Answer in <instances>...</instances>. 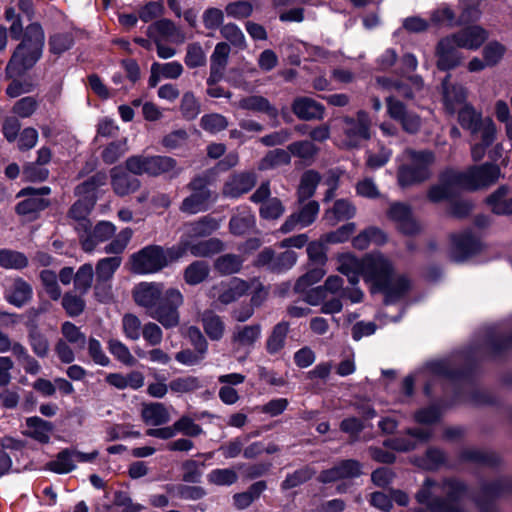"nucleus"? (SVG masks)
Segmentation results:
<instances>
[{"instance_id": "obj_1", "label": "nucleus", "mask_w": 512, "mask_h": 512, "mask_svg": "<svg viewBox=\"0 0 512 512\" xmlns=\"http://www.w3.org/2000/svg\"><path fill=\"white\" fill-rule=\"evenodd\" d=\"M137 305L144 307L148 315L164 328L176 327L180 322L179 307L184 303L182 293L176 288L164 291V285L158 282H143L133 291Z\"/></svg>"}, {"instance_id": "obj_2", "label": "nucleus", "mask_w": 512, "mask_h": 512, "mask_svg": "<svg viewBox=\"0 0 512 512\" xmlns=\"http://www.w3.org/2000/svg\"><path fill=\"white\" fill-rule=\"evenodd\" d=\"M500 177V169L493 164L470 167L465 172L445 170L439 182L428 191L432 202H441L453 197L460 189L475 190L495 183Z\"/></svg>"}, {"instance_id": "obj_3", "label": "nucleus", "mask_w": 512, "mask_h": 512, "mask_svg": "<svg viewBox=\"0 0 512 512\" xmlns=\"http://www.w3.org/2000/svg\"><path fill=\"white\" fill-rule=\"evenodd\" d=\"M368 273L372 276L373 291L383 293L386 304L400 300L411 288L408 277L395 273L392 263L383 254L381 258L369 259Z\"/></svg>"}, {"instance_id": "obj_4", "label": "nucleus", "mask_w": 512, "mask_h": 512, "mask_svg": "<svg viewBox=\"0 0 512 512\" xmlns=\"http://www.w3.org/2000/svg\"><path fill=\"white\" fill-rule=\"evenodd\" d=\"M45 36L40 24L31 23L26 27L22 41L18 44L7 64L9 77L22 75L32 68L40 59L44 47Z\"/></svg>"}, {"instance_id": "obj_5", "label": "nucleus", "mask_w": 512, "mask_h": 512, "mask_svg": "<svg viewBox=\"0 0 512 512\" xmlns=\"http://www.w3.org/2000/svg\"><path fill=\"white\" fill-rule=\"evenodd\" d=\"M465 486L458 481H448L443 486L426 479L416 493L418 503L425 504L430 512H462L451 501L460 497Z\"/></svg>"}, {"instance_id": "obj_6", "label": "nucleus", "mask_w": 512, "mask_h": 512, "mask_svg": "<svg viewBox=\"0 0 512 512\" xmlns=\"http://www.w3.org/2000/svg\"><path fill=\"white\" fill-rule=\"evenodd\" d=\"M402 157L404 163L400 165L397 173L401 187L417 185L431 177L430 167L435 162V154L432 151L407 148Z\"/></svg>"}, {"instance_id": "obj_7", "label": "nucleus", "mask_w": 512, "mask_h": 512, "mask_svg": "<svg viewBox=\"0 0 512 512\" xmlns=\"http://www.w3.org/2000/svg\"><path fill=\"white\" fill-rule=\"evenodd\" d=\"M185 255V247L164 250L158 245H148L130 256L131 271L136 274L156 273L170 262Z\"/></svg>"}, {"instance_id": "obj_8", "label": "nucleus", "mask_w": 512, "mask_h": 512, "mask_svg": "<svg viewBox=\"0 0 512 512\" xmlns=\"http://www.w3.org/2000/svg\"><path fill=\"white\" fill-rule=\"evenodd\" d=\"M215 176V169H208L191 179L187 184L191 194L181 202L179 207L181 212L192 215L209 209L217 199V194L209 189V185L215 181Z\"/></svg>"}, {"instance_id": "obj_9", "label": "nucleus", "mask_w": 512, "mask_h": 512, "mask_svg": "<svg viewBox=\"0 0 512 512\" xmlns=\"http://www.w3.org/2000/svg\"><path fill=\"white\" fill-rule=\"evenodd\" d=\"M372 122L364 110L357 111L355 117L343 116L341 118L342 143L347 148H356L361 141L371 138Z\"/></svg>"}, {"instance_id": "obj_10", "label": "nucleus", "mask_w": 512, "mask_h": 512, "mask_svg": "<svg viewBox=\"0 0 512 512\" xmlns=\"http://www.w3.org/2000/svg\"><path fill=\"white\" fill-rule=\"evenodd\" d=\"M382 254L372 253L363 259H358L351 253L340 254L337 257V271L345 275L350 285L355 286L359 282V276L363 275L367 282L372 276L368 273V261L371 258H381Z\"/></svg>"}, {"instance_id": "obj_11", "label": "nucleus", "mask_w": 512, "mask_h": 512, "mask_svg": "<svg viewBox=\"0 0 512 512\" xmlns=\"http://www.w3.org/2000/svg\"><path fill=\"white\" fill-rule=\"evenodd\" d=\"M257 183L255 171H237L231 173L224 181L221 194L224 198L237 199L250 192Z\"/></svg>"}, {"instance_id": "obj_12", "label": "nucleus", "mask_w": 512, "mask_h": 512, "mask_svg": "<svg viewBox=\"0 0 512 512\" xmlns=\"http://www.w3.org/2000/svg\"><path fill=\"white\" fill-rule=\"evenodd\" d=\"M248 289L249 285L246 281L239 278H233L230 281H222L213 285L210 288L208 295L214 300V302L222 305H228L244 296L248 292Z\"/></svg>"}, {"instance_id": "obj_13", "label": "nucleus", "mask_w": 512, "mask_h": 512, "mask_svg": "<svg viewBox=\"0 0 512 512\" xmlns=\"http://www.w3.org/2000/svg\"><path fill=\"white\" fill-rule=\"evenodd\" d=\"M387 114L393 120L399 122L404 131L414 134L421 127V118L414 112L409 111L405 104L395 98L388 96L385 99Z\"/></svg>"}, {"instance_id": "obj_14", "label": "nucleus", "mask_w": 512, "mask_h": 512, "mask_svg": "<svg viewBox=\"0 0 512 512\" xmlns=\"http://www.w3.org/2000/svg\"><path fill=\"white\" fill-rule=\"evenodd\" d=\"M387 215L403 234L415 235L422 229L421 224L416 220L410 206L407 204L400 202L392 203L387 211Z\"/></svg>"}, {"instance_id": "obj_15", "label": "nucleus", "mask_w": 512, "mask_h": 512, "mask_svg": "<svg viewBox=\"0 0 512 512\" xmlns=\"http://www.w3.org/2000/svg\"><path fill=\"white\" fill-rule=\"evenodd\" d=\"M442 96L445 110L449 114H455L458 109L467 103V90L464 86L451 82L450 74L442 81Z\"/></svg>"}, {"instance_id": "obj_16", "label": "nucleus", "mask_w": 512, "mask_h": 512, "mask_svg": "<svg viewBox=\"0 0 512 512\" xmlns=\"http://www.w3.org/2000/svg\"><path fill=\"white\" fill-rule=\"evenodd\" d=\"M459 48L451 35L442 38L436 47L437 67L446 71L458 66L462 59Z\"/></svg>"}, {"instance_id": "obj_17", "label": "nucleus", "mask_w": 512, "mask_h": 512, "mask_svg": "<svg viewBox=\"0 0 512 512\" xmlns=\"http://www.w3.org/2000/svg\"><path fill=\"white\" fill-rule=\"evenodd\" d=\"M146 34L153 41H170L177 44L185 41L184 32L169 19L153 22L147 27Z\"/></svg>"}, {"instance_id": "obj_18", "label": "nucleus", "mask_w": 512, "mask_h": 512, "mask_svg": "<svg viewBox=\"0 0 512 512\" xmlns=\"http://www.w3.org/2000/svg\"><path fill=\"white\" fill-rule=\"evenodd\" d=\"M451 258L456 262L466 260L480 250L479 241L469 231L455 234L451 238Z\"/></svg>"}, {"instance_id": "obj_19", "label": "nucleus", "mask_w": 512, "mask_h": 512, "mask_svg": "<svg viewBox=\"0 0 512 512\" xmlns=\"http://www.w3.org/2000/svg\"><path fill=\"white\" fill-rule=\"evenodd\" d=\"M230 45L227 42L216 44L210 56V74L207 78V85L212 86L218 83L224 76L230 55Z\"/></svg>"}, {"instance_id": "obj_20", "label": "nucleus", "mask_w": 512, "mask_h": 512, "mask_svg": "<svg viewBox=\"0 0 512 512\" xmlns=\"http://www.w3.org/2000/svg\"><path fill=\"white\" fill-rule=\"evenodd\" d=\"M361 474V464L353 459L343 460L319 475L322 483L335 482L341 479L358 477Z\"/></svg>"}, {"instance_id": "obj_21", "label": "nucleus", "mask_w": 512, "mask_h": 512, "mask_svg": "<svg viewBox=\"0 0 512 512\" xmlns=\"http://www.w3.org/2000/svg\"><path fill=\"white\" fill-rule=\"evenodd\" d=\"M262 326L260 324L236 326L231 336V342L237 351H251L255 343L260 339Z\"/></svg>"}, {"instance_id": "obj_22", "label": "nucleus", "mask_w": 512, "mask_h": 512, "mask_svg": "<svg viewBox=\"0 0 512 512\" xmlns=\"http://www.w3.org/2000/svg\"><path fill=\"white\" fill-rule=\"evenodd\" d=\"M291 109L300 120H322L325 107L313 98L301 96L294 99Z\"/></svg>"}, {"instance_id": "obj_23", "label": "nucleus", "mask_w": 512, "mask_h": 512, "mask_svg": "<svg viewBox=\"0 0 512 512\" xmlns=\"http://www.w3.org/2000/svg\"><path fill=\"white\" fill-rule=\"evenodd\" d=\"M110 176L114 193L121 197L136 192L141 186V181L135 175H131L130 172L124 171L120 167L112 168Z\"/></svg>"}, {"instance_id": "obj_24", "label": "nucleus", "mask_w": 512, "mask_h": 512, "mask_svg": "<svg viewBox=\"0 0 512 512\" xmlns=\"http://www.w3.org/2000/svg\"><path fill=\"white\" fill-rule=\"evenodd\" d=\"M451 36L459 47L468 50H476L485 42L488 34L482 27L474 25L451 34Z\"/></svg>"}, {"instance_id": "obj_25", "label": "nucleus", "mask_w": 512, "mask_h": 512, "mask_svg": "<svg viewBox=\"0 0 512 512\" xmlns=\"http://www.w3.org/2000/svg\"><path fill=\"white\" fill-rule=\"evenodd\" d=\"M236 106L242 110L265 114L273 120H277L279 115L278 109L261 95L243 97L236 103Z\"/></svg>"}, {"instance_id": "obj_26", "label": "nucleus", "mask_w": 512, "mask_h": 512, "mask_svg": "<svg viewBox=\"0 0 512 512\" xmlns=\"http://www.w3.org/2000/svg\"><path fill=\"white\" fill-rule=\"evenodd\" d=\"M116 231V227L107 221L99 222L85 238L81 237L82 249L85 252H92L99 243L110 239Z\"/></svg>"}, {"instance_id": "obj_27", "label": "nucleus", "mask_w": 512, "mask_h": 512, "mask_svg": "<svg viewBox=\"0 0 512 512\" xmlns=\"http://www.w3.org/2000/svg\"><path fill=\"white\" fill-rule=\"evenodd\" d=\"M53 428L54 426L51 422L34 416L26 419V428L23 434L40 443L46 444L50 441Z\"/></svg>"}, {"instance_id": "obj_28", "label": "nucleus", "mask_w": 512, "mask_h": 512, "mask_svg": "<svg viewBox=\"0 0 512 512\" xmlns=\"http://www.w3.org/2000/svg\"><path fill=\"white\" fill-rule=\"evenodd\" d=\"M141 418L147 425L161 426L167 424L170 421L171 416L163 403L152 402L143 404Z\"/></svg>"}, {"instance_id": "obj_29", "label": "nucleus", "mask_w": 512, "mask_h": 512, "mask_svg": "<svg viewBox=\"0 0 512 512\" xmlns=\"http://www.w3.org/2000/svg\"><path fill=\"white\" fill-rule=\"evenodd\" d=\"M176 247H185L195 257H210L223 250V243L217 238H210L191 244L189 242L181 243Z\"/></svg>"}, {"instance_id": "obj_30", "label": "nucleus", "mask_w": 512, "mask_h": 512, "mask_svg": "<svg viewBox=\"0 0 512 512\" xmlns=\"http://www.w3.org/2000/svg\"><path fill=\"white\" fill-rule=\"evenodd\" d=\"M32 297V287L22 278H16L7 290L6 299L9 303L22 307Z\"/></svg>"}, {"instance_id": "obj_31", "label": "nucleus", "mask_w": 512, "mask_h": 512, "mask_svg": "<svg viewBox=\"0 0 512 512\" xmlns=\"http://www.w3.org/2000/svg\"><path fill=\"white\" fill-rule=\"evenodd\" d=\"M204 332L212 341L222 339L225 332V323L222 318L211 310H206L201 316Z\"/></svg>"}, {"instance_id": "obj_32", "label": "nucleus", "mask_w": 512, "mask_h": 512, "mask_svg": "<svg viewBox=\"0 0 512 512\" xmlns=\"http://www.w3.org/2000/svg\"><path fill=\"white\" fill-rule=\"evenodd\" d=\"M94 204L95 199L93 197H83L76 201L69 210V217L78 221L79 225L85 232H87L91 227L87 217Z\"/></svg>"}, {"instance_id": "obj_33", "label": "nucleus", "mask_w": 512, "mask_h": 512, "mask_svg": "<svg viewBox=\"0 0 512 512\" xmlns=\"http://www.w3.org/2000/svg\"><path fill=\"white\" fill-rule=\"evenodd\" d=\"M151 174L150 176H159L170 173L171 177H177L182 168L178 166L177 161L168 156H151Z\"/></svg>"}, {"instance_id": "obj_34", "label": "nucleus", "mask_w": 512, "mask_h": 512, "mask_svg": "<svg viewBox=\"0 0 512 512\" xmlns=\"http://www.w3.org/2000/svg\"><path fill=\"white\" fill-rule=\"evenodd\" d=\"M320 180L321 176L317 171H305L300 178V183L297 189L298 201L304 202L311 198L314 195Z\"/></svg>"}, {"instance_id": "obj_35", "label": "nucleus", "mask_w": 512, "mask_h": 512, "mask_svg": "<svg viewBox=\"0 0 512 512\" xmlns=\"http://www.w3.org/2000/svg\"><path fill=\"white\" fill-rule=\"evenodd\" d=\"M47 468L58 474L69 473L76 468L75 449L60 451L56 459L47 463Z\"/></svg>"}, {"instance_id": "obj_36", "label": "nucleus", "mask_w": 512, "mask_h": 512, "mask_svg": "<svg viewBox=\"0 0 512 512\" xmlns=\"http://www.w3.org/2000/svg\"><path fill=\"white\" fill-rule=\"evenodd\" d=\"M210 268L206 261L197 260L188 265L184 270V281L188 285H198L209 276Z\"/></svg>"}, {"instance_id": "obj_37", "label": "nucleus", "mask_w": 512, "mask_h": 512, "mask_svg": "<svg viewBox=\"0 0 512 512\" xmlns=\"http://www.w3.org/2000/svg\"><path fill=\"white\" fill-rule=\"evenodd\" d=\"M356 207L347 199H339L335 201L332 208L326 210L325 217L333 220V224L338 221L348 220L355 216Z\"/></svg>"}, {"instance_id": "obj_38", "label": "nucleus", "mask_w": 512, "mask_h": 512, "mask_svg": "<svg viewBox=\"0 0 512 512\" xmlns=\"http://www.w3.org/2000/svg\"><path fill=\"white\" fill-rule=\"evenodd\" d=\"M507 188L502 186L487 198L492 211L499 215H512V198H506Z\"/></svg>"}, {"instance_id": "obj_39", "label": "nucleus", "mask_w": 512, "mask_h": 512, "mask_svg": "<svg viewBox=\"0 0 512 512\" xmlns=\"http://www.w3.org/2000/svg\"><path fill=\"white\" fill-rule=\"evenodd\" d=\"M219 226L220 222L216 218L206 215L189 223L187 229L191 237H204L212 234Z\"/></svg>"}, {"instance_id": "obj_40", "label": "nucleus", "mask_w": 512, "mask_h": 512, "mask_svg": "<svg viewBox=\"0 0 512 512\" xmlns=\"http://www.w3.org/2000/svg\"><path fill=\"white\" fill-rule=\"evenodd\" d=\"M289 331L288 322L282 321L276 324L266 341V350L269 354L278 353L285 345Z\"/></svg>"}, {"instance_id": "obj_41", "label": "nucleus", "mask_w": 512, "mask_h": 512, "mask_svg": "<svg viewBox=\"0 0 512 512\" xmlns=\"http://www.w3.org/2000/svg\"><path fill=\"white\" fill-rule=\"evenodd\" d=\"M291 162L289 151L284 149H274L269 151L258 163L260 171L275 169L277 167L288 165Z\"/></svg>"}, {"instance_id": "obj_42", "label": "nucleus", "mask_w": 512, "mask_h": 512, "mask_svg": "<svg viewBox=\"0 0 512 512\" xmlns=\"http://www.w3.org/2000/svg\"><path fill=\"white\" fill-rule=\"evenodd\" d=\"M459 15L457 17L458 25L475 22L480 18V1L479 0H459Z\"/></svg>"}, {"instance_id": "obj_43", "label": "nucleus", "mask_w": 512, "mask_h": 512, "mask_svg": "<svg viewBox=\"0 0 512 512\" xmlns=\"http://www.w3.org/2000/svg\"><path fill=\"white\" fill-rule=\"evenodd\" d=\"M243 259L239 255L224 254L219 256L214 262V269L220 275H231L240 271Z\"/></svg>"}, {"instance_id": "obj_44", "label": "nucleus", "mask_w": 512, "mask_h": 512, "mask_svg": "<svg viewBox=\"0 0 512 512\" xmlns=\"http://www.w3.org/2000/svg\"><path fill=\"white\" fill-rule=\"evenodd\" d=\"M121 263L122 258L120 256L105 257L100 259L95 267L96 278L101 281H111Z\"/></svg>"}, {"instance_id": "obj_45", "label": "nucleus", "mask_w": 512, "mask_h": 512, "mask_svg": "<svg viewBox=\"0 0 512 512\" xmlns=\"http://www.w3.org/2000/svg\"><path fill=\"white\" fill-rule=\"evenodd\" d=\"M28 258L19 251L0 249V266L5 269L21 270L28 266Z\"/></svg>"}, {"instance_id": "obj_46", "label": "nucleus", "mask_w": 512, "mask_h": 512, "mask_svg": "<svg viewBox=\"0 0 512 512\" xmlns=\"http://www.w3.org/2000/svg\"><path fill=\"white\" fill-rule=\"evenodd\" d=\"M255 225V217L251 212L245 211L234 215L229 222L230 231L234 235L249 233Z\"/></svg>"}, {"instance_id": "obj_47", "label": "nucleus", "mask_w": 512, "mask_h": 512, "mask_svg": "<svg viewBox=\"0 0 512 512\" xmlns=\"http://www.w3.org/2000/svg\"><path fill=\"white\" fill-rule=\"evenodd\" d=\"M61 334L63 340L73 345L76 349L82 350L86 346L87 339L85 334L72 322L66 321L61 325Z\"/></svg>"}, {"instance_id": "obj_48", "label": "nucleus", "mask_w": 512, "mask_h": 512, "mask_svg": "<svg viewBox=\"0 0 512 512\" xmlns=\"http://www.w3.org/2000/svg\"><path fill=\"white\" fill-rule=\"evenodd\" d=\"M430 22L435 26H458L457 16L447 4H442L431 12Z\"/></svg>"}, {"instance_id": "obj_49", "label": "nucleus", "mask_w": 512, "mask_h": 512, "mask_svg": "<svg viewBox=\"0 0 512 512\" xmlns=\"http://www.w3.org/2000/svg\"><path fill=\"white\" fill-rule=\"evenodd\" d=\"M458 121L462 128L469 130H475L481 122L484 120L481 113L477 112L474 107L470 104H466L457 110Z\"/></svg>"}, {"instance_id": "obj_50", "label": "nucleus", "mask_w": 512, "mask_h": 512, "mask_svg": "<svg viewBox=\"0 0 512 512\" xmlns=\"http://www.w3.org/2000/svg\"><path fill=\"white\" fill-rule=\"evenodd\" d=\"M107 176L103 172H98L90 178L79 184L75 188V194L83 197H93L95 199V191L106 183Z\"/></svg>"}, {"instance_id": "obj_51", "label": "nucleus", "mask_w": 512, "mask_h": 512, "mask_svg": "<svg viewBox=\"0 0 512 512\" xmlns=\"http://www.w3.org/2000/svg\"><path fill=\"white\" fill-rule=\"evenodd\" d=\"M184 62L185 65L191 69L206 65V52L200 43L194 42L187 45Z\"/></svg>"}, {"instance_id": "obj_52", "label": "nucleus", "mask_w": 512, "mask_h": 512, "mask_svg": "<svg viewBox=\"0 0 512 512\" xmlns=\"http://www.w3.org/2000/svg\"><path fill=\"white\" fill-rule=\"evenodd\" d=\"M94 277L93 266L90 263L79 267L74 277V287L80 294H86L91 288Z\"/></svg>"}, {"instance_id": "obj_53", "label": "nucleus", "mask_w": 512, "mask_h": 512, "mask_svg": "<svg viewBox=\"0 0 512 512\" xmlns=\"http://www.w3.org/2000/svg\"><path fill=\"white\" fill-rule=\"evenodd\" d=\"M221 36L226 39L232 46L238 49H245L246 39L242 30L234 23H227L220 28Z\"/></svg>"}, {"instance_id": "obj_54", "label": "nucleus", "mask_w": 512, "mask_h": 512, "mask_svg": "<svg viewBox=\"0 0 512 512\" xmlns=\"http://www.w3.org/2000/svg\"><path fill=\"white\" fill-rule=\"evenodd\" d=\"M200 126L210 134H216L228 127V120L218 113L205 114L200 119Z\"/></svg>"}, {"instance_id": "obj_55", "label": "nucleus", "mask_w": 512, "mask_h": 512, "mask_svg": "<svg viewBox=\"0 0 512 512\" xmlns=\"http://www.w3.org/2000/svg\"><path fill=\"white\" fill-rule=\"evenodd\" d=\"M151 156L133 155L126 159L125 168L133 175L151 174Z\"/></svg>"}, {"instance_id": "obj_56", "label": "nucleus", "mask_w": 512, "mask_h": 512, "mask_svg": "<svg viewBox=\"0 0 512 512\" xmlns=\"http://www.w3.org/2000/svg\"><path fill=\"white\" fill-rule=\"evenodd\" d=\"M108 349L110 353L122 364L126 366H134L136 359L131 354L129 348L117 339H110L108 341Z\"/></svg>"}, {"instance_id": "obj_57", "label": "nucleus", "mask_w": 512, "mask_h": 512, "mask_svg": "<svg viewBox=\"0 0 512 512\" xmlns=\"http://www.w3.org/2000/svg\"><path fill=\"white\" fill-rule=\"evenodd\" d=\"M39 276L41 283L49 297L54 301L60 299L62 292L57 281L56 273L52 270L44 269L40 272Z\"/></svg>"}, {"instance_id": "obj_58", "label": "nucleus", "mask_w": 512, "mask_h": 512, "mask_svg": "<svg viewBox=\"0 0 512 512\" xmlns=\"http://www.w3.org/2000/svg\"><path fill=\"white\" fill-rule=\"evenodd\" d=\"M173 428L175 435L181 433L187 437H197L203 433L202 427L187 415H183L175 421Z\"/></svg>"}, {"instance_id": "obj_59", "label": "nucleus", "mask_w": 512, "mask_h": 512, "mask_svg": "<svg viewBox=\"0 0 512 512\" xmlns=\"http://www.w3.org/2000/svg\"><path fill=\"white\" fill-rule=\"evenodd\" d=\"M180 111L186 120H193L199 115L201 111L200 103L192 92L187 91L183 94Z\"/></svg>"}, {"instance_id": "obj_60", "label": "nucleus", "mask_w": 512, "mask_h": 512, "mask_svg": "<svg viewBox=\"0 0 512 512\" xmlns=\"http://www.w3.org/2000/svg\"><path fill=\"white\" fill-rule=\"evenodd\" d=\"M355 223H346L336 229L335 231L329 232L321 237V240L326 244H338L347 241L351 235L355 232Z\"/></svg>"}, {"instance_id": "obj_61", "label": "nucleus", "mask_w": 512, "mask_h": 512, "mask_svg": "<svg viewBox=\"0 0 512 512\" xmlns=\"http://www.w3.org/2000/svg\"><path fill=\"white\" fill-rule=\"evenodd\" d=\"M127 150L126 140L114 141L103 149L101 157L106 164L110 165L117 162Z\"/></svg>"}, {"instance_id": "obj_62", "label": "nucleus", "mask_w": 512, "mask_h": 512, "mask_svg": "<svg viewBox=\"0 0 512 512\" xmlns=\"http://www.w3.org/2000/svg\"><path fill=\"white\" fill-rule=\"evenodd\" d=\"M133 235L131 228H125L119 232V234L105 246L104 251L108 254H121L127 247Z\"/></svg>"}, {"instance_id": "obj_63", "label": "nucleus", "mask_w": 512, "mask_h": 512, "mask_svg": "<svg viewBox=\"0 0 512 512\" xmlns=\"http://www.w3.org/2000/svg\"><path fill=\"white\" fill-rule=\"evenodd\" d=\"M122 329L128 339L136 341L142 334L143 326L136 315L125 314L122 318Z\"/></svg>"}, {"instance_id": "obj_64", "label": "nucleus", "mask_w": 512, "mask_h": 512, "mask_svg": "<svg viewBox=\"0 0 512 512\" xmlns=\"http://www.w3.org/2000/svg\"><path fill=\"white\" fill-rule=\"evenodd\" d=\"M225 12L227 16L241 20L252 15L253 5L247 0H238L228 3Z\"/></svg>"}]
</instances>
